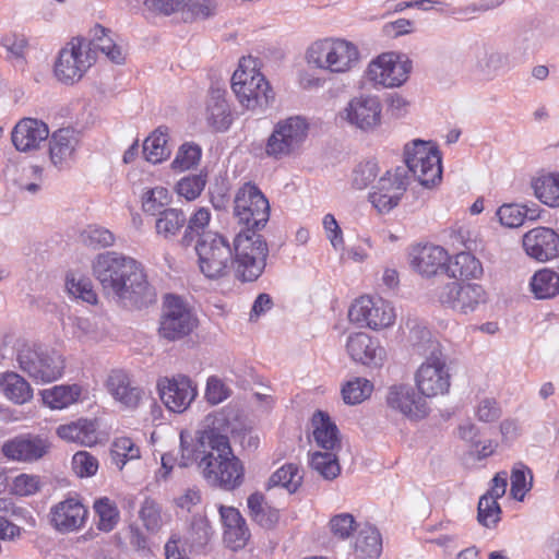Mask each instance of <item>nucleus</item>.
<instances>
[{"label": "nucleus", "mask_w": 559, "mask_h": 559, "mask_svg": "<svg viewBox=\"0 0 559 559\" xmlns=\"http://www.w3.org/2000/svg\"><path fill=\"white\" fill-rule=\"evenodd\" d=\"M235 418V412L228 407L206 415L195 432L193 454H234L233 437L228 435Z\"/></svg>", "instance_id": "7"}, {"label": "nucleus", "mask_w": 559, "mask_h": 559, "mask_svg": "<svg viewBox=\"0 0 559 559\" xmlns=\"http://www.w3.org/2000/svg\"><path fill=\"white\" fill-rule=\"evenodd\" d=\"M210 219L211 213L207 209L200 207L195 211L189 217L180 245L190 247L195 242L201 272L207 278L217 280L234 271L233 248L224 236L206 230Z\"/></svg>", "instance_id": "2"}, {"label": "nucleus", "mask_w": 559, "mask_h": 559, "mask_svg": "<svg viewBox=\"0 0 559 559\" xmlns=\"http://www.w3.org/2000/svg\"><path fill=\"white\" fill-rule=\"evenodd\" d=\"M349 321L371 330L391 326L395 321L394 308L380 297L361 296L348 310Z\"/></svg>", "instance_id": "14"}, {"label": "nucleus", "mask_w": 559, "mask_h": 559, "mask_svg": "<svg viewBox=\"0 0 559 559\" xmlns=\"http://www.w3.org/2000/svg\"><path fill=\"white\" fill-rule=\"evenodd\" d=\"M94 62L95 57L91 48L86 49L85 39L74 37L59 51L53 72L59 82L72 85L83 78Z\"/></svg>", "instance_id": "11"}, {"label": "nucleus", "mask_w": 559, "mask_h": 559, "mask_svg": "<svg viewBox=\"0 0 559 559\" xmlns=\"http://www.w3.org/2000/svg\"><path fill=\"white\" fill-rule=\"evenodd\" d=\"M98 466L96 456H72V469L80 478L94 476Z\"/></svg>", "instance_id": "63"}, {"label": "nucleus", "mask_w": 559, "mask_h": 559, "mask_svg": "<svg viewBox=\"0 0 559 559\" xmlns=\"http://www.w3.org/2000/svg\"><path fill=\"white\" fill-rule=\"evenodd\" d=\"M255 67L254 59L242 58L233 74L231 88L242 106L252 111L263 112L273 104L275 94Z\"/></svg>", "instance_id": "3"}, {"label": "nucleus", "mask_w": 559, "mask_h": 559, "mask_svg": "<svg viewBox=\"0 0 559 559\" xmlns=\"http://www.w3.org/2000/svg\"><path fill=\"white\" fill-rule=\"evenodd\" d=\"M95 514L98 516L96 524L102 532H111L120 520V512L117 504L107 497L96 499L93 506Z\"/></svg>", "instance_id": "46"}, {"label": "nucleus", "mask_w": 559, "mask_h": 559, "mask_svg": "<svg viewBox=\"0 0 559 559\" xmlns=\"http://www.w3.org/2000/svg\"><path fill=\"white\" fill-rule=\"evenodd\" d=\"M356 559H378L382 551V538L377 527L365 525L358 532L354 546Z\"/></svg>", "instance_id": "34"}, {"label": "nucleus", "mask_w": 559, "mask_h": 559, "mask_svg": "<svg viewBox=\"0 0 559 559\" xmlns=\"http://www.w3.org/2000/svg\"><path fill=\"white\" fill-rule=\"evenodd\" d=\"M381 112L382 106L377 96L361 94L348 102L340 117L362 131H371L380 126Z\"/></svg>", "instance_id": "18"}, {"label": "nucleus", "mask_w": 559, "mask_h": 559, "mask_svg": "<svg viewBox=\"0 0 559 559\" xmlns=\"http://www.w3.org/2000/svg\"><path fill=\"white\" fill-rule=\"evenodd\" d=\"M309 124L299 117H289L278 121L267 138L265 153L280 159L297 152L307 139Z\"/></svg>", "instance_id": "12"}, {"label": "nucleus", "mask_w": 559, "mask_h": 559, "mask_svg": "<svg viewBox=\"0 0 559 559\" xmlns=\"http://www.w3.org/2000/svg\"><path fill=\"white\" fill-rule=\"evenodd\" d=\"M0 389L8 400L19 405L27 403L33 397V390L29 383L15 372L2 376Z\"/></svg>", "instance_id": "37"}, {"label": "nucleus", "mask_w": 559, "mask_h": 559, "mask_svg": "<svg viewBox=\"0 0 559 559\" xmlns=\"http://www.w3.org/2000/svg\"><path fill=\"white\" fill-rule=\"evenodd\" d=\"M308 64L334 74H343L359 61L356 45L341 38H324L312 43L306 52Z\"/></svg>", "instance_id": "5"}, {"label": "nucleus", "mask_w": 559, "mask_h": 559, "mask_svg": "<svg viewBox=\"0 0 559 559\" xmlns=\"http://www.w3.org/2000/svg\"><path fill=\"white\" fill-rule=\"evenodd\" d=\"M407 342L415 354L426 358L442 352L441 345L432 337L431 332L416 322L409 326Z\"/></svg>", "instance_id": "40"}, {"label": "nucleus", "mask_w": 559, "mask_h": 559, "mask_svg": "<svg viewBox=\"0 0 559 559\" xmlns=\"http://www.w3.org/2000/svg\"><path fill=\"white\" fill-rule=\"evenodd\" d=\"M79 143L78 134L73 129L62 128L52 133L49 141L51 163L61 168L72 157Z\"/></svg>", "instance_id": "30"}, {"label": "nucleus", "mask_w": 559, "mask_h": 559, "mask_svg": "<svg viewBox=\"0 0 559 559\" xmlns=\"http://www.w3.org/2000/svg\"><path fill=\"white\" fill-rule=\"evenodd\" d=\"M378 168L373 162L360 163L352 175V185L356 189L367 188L377 177Z\"/></svg>", "instance_id": "58"}, {"label": "nucleus", "mask_w": 559, "mask_h": 559, "mask_svg": "<svg viewBox=\"0 0 559 559\" xmlns=\"http://www.w3.org/2000/svg\"><path fill=\"white\" fill-rule=\"evenodd\" d=\"M310 466L324 479L332 480L341 473L337 456H310Z\"/></svg>", "instance_id": "57"}, {"label": "nucleus", "mask_w": 559, "mask_h": 559, "mask_svg": "<svg viewBox=\"0 0 559 559\" xmlns=\"http://www.w3.org/2000/svg\"><path fill=\"white\" fill-rule=\"evenodd\" d=\"M219 513L225 526L224 540L235 550L243 547L250 533L240 512L233 507H221Z\"/></svg>", "instance_id": "28"}, {"label": "nucleus", "mask_w": 559, "mask_h": 559, "mask_svg": "<svg viewBox=\"0 0 559 559\" xmlns=\"http://www.w3.org/2000/svg\"><path fill=\"white\" fill-rule=\"evenodd\" d=\"M438 298L442 306L461 314L474 312L487 299L483 286L456 281L445 284Z\"/></svg>", "instance_id": "17"}, {"label": "nucleus", "mask_w": 559, "mask_h": 559, "mask_svg": "<svg viewBox=\"0 0 559 559\" xmlns=\"http://www.w3.org/2000/svg\"><path fill=\"white\" fill-rule=\"evenodd\" d=\"M81 241L93 249L109 247L114 243V234L102 226L88 225L80 235Z\"/></svg>", "instance_id": "53"}, {"label": "nucleus", "mask_w": 559, "mask_h": 559, "mask_svg": "<svg viewBox=\"0 0 559 559\" xmlns=\"http://www.w3.org/2000/svg\"><path fill=\"white\" fill-rule=\"evenodd\" d=\"M447 273L453 278H477L483 273V267L473 254L460 252L452 261H448Z\"/></svg>", "instance_id": "41"}, {"label": "nucleus", "mask_w": 559, "mask_h": 559, "mask_svg": "<svg viewBox=\"0 0 559 559\" xmlns=\"http://www.w3.org/2000/svg\"><path fill=\"white\" fill-rule=\"evenodd\" d=\"M2 46L7 49L9 58L23 59L28 47L27 39L24 35H8L1 40Z\"/></svg>", "instance_id": "62"}, {"label": "nucleus", "mask_w": 559, "mask_h": 559, "mask_svg": "<svg viewBox=\"0 0 559 559\" xmlns=\"http://www.w3.org/2000/svg\"><path fill=\"white\" fill-rule=\"evenodd\" d=\"M475 58V73L487 80L495 78L507 62V56L496 50H489L486 47L477 48Z\"/></svg>", "instance_id": "39"}, {"label": "nucleus", "mask_w": 559, "mask_h": 559, "mask_svg": "<svg viewBox=\"0 0 559 559\" xmlns=\"http://www.w3.org/2000/svg\"><path fill=\"white\" fill-rule=\"evenodd\" d=\"M58 436L69 442L83 447H93L98 442L97 424L95 420L80 418L57 429Z\"/></svg>", "instance_id": "29"}, {"label": "nucleus", "mask_w": 559, "mask_h": 559, "mask_svg": "<svg viewBox=\"0 0 559 559\" xmlns=\"http://www.w3.org/2000/svg\"><path fill=\"white\" fill-rule=\"evenodd\" d=\"M233 447L234 453L238 452H254L258 450L260 439L259 437L251 430L247 428H237L233 423Z\"/></svg>", "instance_id": "55"}, {"label": "nucleus", "mask_w": 559, "mask_h": 559, "mask_svg": "<svg viewBox=\"0 0 559 559\" xmlns=\"http://www.w3.org/2000/svg\"><path fill=\"white\" fill-rule=\"evenodd\" d=\"M201 156L202 150L198 144L185 143L179 147L171 168L180 171L188 170L199 164Z\"/></svg>", "instance_id": "54"}, {"label": "nucleus", "mask_w": 559, "mask_h": 559, "mask_svg": "<svg viewBox=\"0 0 559 559\" xmlns=\"http://www.w3.org/2000/svg\"><path fill=\"white\" fill-rule=\"evenodd\" d=\"M346 349L350 358L368 367H381L386 358V350L377 338L365 332L348 336Z\"/></svg>", "instance_id": "23"}, {"label": "nucleus", "mask_w": 559, "mask_h": 559, "mask_svg": "<svg viewBox=\"0 0 559 559\" xmlns=\"http://www.w3.org/2000/svg\"><path fill=\"white\" fill-rule=\"evenodd\" d=\"M206 185V175L198 174L185 177L177 183L178 194L191 201L197 199Z\"/></svg>", "instance_id": "56"}, {"label": "nucleus", "mask_w": 559, "mask_h": 559, "mask_svg": "<svg viewBox=\"0 0 559 559\" xmlns=\"http://www.w3.org/2000/svg\"><path fill=\"white\" fill-rule=\"evenodd\" d=\"M412 70V61L405 55L382 53L372 60L367 69V78L377 85L396 87L402 85Z\"/></svg>", "instance_id": "16"}, {"label": "nucleus", "mask_w": 559, "mask_h": 559, "mask_svg": "<svg viewBox=\"0 0 559 559\" xmlns=\"http://www.w3.org/2000/svg\"><path fill=\"white\" fill-rule=\"evenodd\" d=\"M110 395L128 408H135L140 404L143 391L131 384L129 377L120 370L112 371L106 382Z\"/></svg>", "instance_id": "27"}, {"label": "nucleus", "mask_w": 559, "mask_h": 559, "mask_svg": "<svg viewBox=\"0 0 559 559\" xmlns=\"http://www.w3.org/2000/svg\"><path fill=\"white\" fill-rule=\"evenodd\" d=\"M157 389L165 406L175 413L186 411L197 395L192 381L182 374L159 379Z\"/></svg>", "instance_id": "20"}, {"label": "nucleus", "mask_w": 559, "mask_h": 559, "mask_svg": "<svg viewBox=\"0 0 559 559\" xmlns=\"http://www.w3.org/2000/svg\"><path fill=\"white\" fill-rule=\"evenodd\" d=\"M302 475L297 465L289 463L274 472L266 483V489L282 487L289 493L295 492L300 486Z\"/></svg>", "instance_id": "45"}, {"label": "nucleus", "mask_w": 559, "mask_h": 559, "mask_svg": "<svg viewBox=\"0 0 559 559\" xmlns=\"http://www.w3.org/2000/svg\"><path fill=\"white\" fill-rule=\"evenodd\" d=\"M234 216L246 230H260L270 218V204L261 190L248 182L234 198Z\"/></svg>", "instance_id": "10"}, {"label": "nucleus", "mask_w": 559, "mask_h": 559, "mask_svg": "<svg viewBox=\"0 0 559 559\" xmlns=\"http://www.w3.org/2000/svg\"><path fill=\"white\" fill-rule=\"evenodd\" d=\"M390 408L400 412L409 419H423L429 414L428 403L420 393L409 384L391 385L386 394Z\"/></svg>", "instance_id": "21"}, {"label": "nucleus", "mask_w": 559, "mask_h": 559, "mask_svg": "<svg viewBox=\"0 0 559 559\" xmlns=\"http://www.w3.org/2000/svg\"><path fill=\"white\" fill-rule=\"evenodd\" d=\"M20 369L38 383H49L63 374L66 360L55 348L41 344H23L17 352Z\"/></svg>", "instance_id": "6"}, {"label": "nucleus", "mask_w": 559, "mask_h": 559, "mask_svg": "<svg viewBox=\"0 0 559 559\" xmlns=\"http://www.w3.org/2000/svg\"><path fill=\"white\" fill-rule=\"evenodd\" d=\"M530 286L535 298H552L559 294V274L549 269L539 270L531 278Z\"/></svg>", "instance_id": "42"}, {"label": "nucleus", "mask_w": 559, "mask_h": 559, "mask_svg": "<svg viewBox=\"0 0 559 559\" xmlns=\"http://www.w3.org/2000/svg\"><path fill=\"white\" fill-rule=\"evenodd\" d=\"M49 136L48 126L38 119L24 118L16 123L12 131V143L21 152H28L39 147Z\"/></svg>", "instance_id": "26"}, {"label": "nucleus", "mask_w": 559, "mask_h": 559, "mask_svg": "<svg viewBox=\"0 0 559 559\" xmlns=\"http://www.w3.org/2000/svg\"><path fill=\"white\" fill-rule=\"evenodd\" d=\"M536 197L546 205L559 206V173L548 174L535 180Z\"/></svg>", "instance_id": "47"}, {"label": "nucleus", "mask_w": 559, "mask_h": 559, "mask_svg": "<svg viewBox=\"0 0 559 559\" xmlns=\"http://www.w3.org/2000/svg\"><path fill=\"white\" fill-rule=\"evenodd\" d=\"M87 515L88 511L81 500L76 497H69L50 508L49 521L56 531L64 534L80 531L84 526Z\"/></svg>", "instance_id": "22"}, {"label": "nucleus", "mask_w": 559, "mask_h": 559, "mask_svg": "<svg viewBox=\"0 0 559 559\" xmlns=\"http://www.w3.org/2000/svg\"><path fill=\"white\" fill-rule=\"evenodd\" d=\"M166 129H156L143 143V154L147 162L159 164L170 156Z\"/></svg>", "instance_id": "43"}, {"label": "nucleus", "mask_w": 559, "mask_h": 559, "mask_svg": "<svg viewBox=\"0 0 559 559\" xmlns=\"http://www.w3.org/2000/svg\"><path fill=\"white\" fill-rule=\"evenodd\" d=\"M498 500L483 495L478 501L477 520L485 527L493 528L501 520Z\"/></svg>", "instance_id": "51"}, {"label": "nucleus", "mask_w": 559, "mask_h": 559, "mask_svg": "<svg viewBox=\"0 0 559 559\" xmlns=\"http://www.w3.org/2000/svg\"><path fill=\"white\" fill-rule=\"evenodd\" d=\"M198 325V319L189 304L176 295L164 297L157 333L168 342L188 336Z\"/></svg>", "instance_id": "8"}, {"label": "nucleus", "mask_w": 559, "mask_h": 559, "mask_svg": "<svg viewBox=\"0 0 559 559\" xmlns=\"http://www.w3.org/2000/svg\"><path fill=\"white\" fill-rule=\"evenodd\" d=\"M406 189L407 177L405 170L396 168L394 173L386 171L379 179L373 191L369 193V201L380 213H386L399 204Z\"/></svg>", "instance_id": "19"}, {"label": "nucleus", "mask_w": 559, "mask_h": 559, "mask_svg": "<svg viewBox=\"0 0 559 559\" xmlns=\"http://www.w3.org/2000/svg\"><path fill=\"white\" fill-rule=\"evenodd\" d=\"M141 201L144 213L157 216L160 212L168 209L171 197L166 188L154 187L143 192Z\"/></svg>", "instance_id": "49"}, {"label": "nucleus", "mask_w": 559, "mask_h": 559, "mask_svg": "<svg viewBox=\"0 0 559 559\" xmlns=\"http://www.w3.org/2000/svg\"><path fill=\"white\" fill-rule=\"evenodd\" d=\"M51 449L47 438L38 435L23 433L2 444V454H46Z\"/></svg>", "instance_id": "32"}, {"label": "nucleus", "mask_w": 559, "mask_h": 559, "mask_svg": "<svg viewBox=\"0 0 559 559\" xmlns=\"http://www.w3.org/2000/svg\"><path fill=\"white\" fill-rule=\"evenodd\" d=\"M206 120L218 132L226 131L233 122L229 105L221 90L212 91L207 99Z\"/></svg>", "instance_id": "33"}, {"label": "nucleus", "mask_w": 559, "mask_h": 559, "mask_svg": "<svg viewBox=\"0 0 559 559\" xmlns=\"http://www.w3.org/2000/svg\"><path fill=\"white\" fill-rule=\"evenodd\" d=\"M311 425L313 428V439L318 447L326 451L338 450L341 442L340 432L328 413L322 411L314 412L311 418Z\"/></svg>", "instance_id": "31"}, {"label": "nucleus", "mask_w": 559, "mask_h": 559, "mask_svg": "<svg viewBox=\"0 0 559 559\" xmlns=\"http://www.w3.org/2000/svg\"><path fill=\"white\" fill-rule=\"evenodd\" d=\"M140 519L148 531H156L160 525V510L157 503L146 498L140 510Z\"/></svg>", "instance_id": "61"}, {"label": "nucleus", "mask_w": 559, "mask_h": 559, "mask_svg": "<svg viewBox=\"0 0 559 559\" xmlns=\"http://www.w3.org/2000/svg\"><path fill=\"white\" fill-rule=\"evenodd\" d=\"M78 385H57L41 392L43 402L52 409H62L73 404L80 396Z\"/></svg>", "instance_id": "44"}, {"label": "nucleus", "mask_w": 559, "mask_h": 559, "mask_svg": "<svg viewBox=\"0 0 559 559\" xmlns=\"http://www.w3.org/2000/svg\"><path fill=\"white\" fill-rule=\"evenodd\" d=\"M532 471L521 462L514 464L511 472L510 495L512 496V498L515 499L516 501H523L525 495L532 489Z\"/></svg>", "instance_id": "48"}, {"label": "nucleus", "mask_w": 559, "mask_h": 559, "mask_svg": "<svg viewBox=\"0 0 559 559\" xmlns=\"http://www.w3.org/2000/svg\"><path fill=\"white\" fill-rule=\"evenodd\" d=\"M68 292L75 298H80L91 305L97 302V295L93 289L90 278L80 275H68L66 283Z\"/></svg>", "instance_id": "52"}, {"label": "nucleus", "mask_w": 559, "mask_h": 559, "mask_svg": "<svg viewBox=\"0 0 559 559\" xmlns=\"http://www.w3.org/2000/svg\"><path fill=\"white\" fill-rule=\"evenodd\" d=\"M501 414V408L495 399H483L476 408L478 420L484 423H492L500 418Z\"/></svg>", "instance_id": "64"}, {"label": "nucleus", "mask_w": 559, "mask_h": 559, "mask_svg": "<svg viewBox=\"0 0 559 559\" xmlns=\"http://www.w3.org/2000/svg\"><path fill=\"white\" fill-rule=\"evenodd\" d=\"M330 528L335 536L346 539L356 528V522L350 513H340L330 520Z\"/></svg>", "instance_id": "60"}, {"label": "nucleus", "mask_w": 559, "mask_h": 559, "mask_svg": "<svg viewBox=\"0 0 559 559\" xmlns=\"http://www.w3.org/2000/svg\"><path fill=\"white\" fill-rule=\"evenodd\" d=\"M198 467L210 485L224 490H234L245 480V466L239 456H202Z\"/></svg>", "instance_id": "13"}, {"label": "nucleus", "mask_w": 559, "mask_h": 559, "mask_svg": "<svg viewBox=\"0 0 559 559\" xmlns=\"http://www.w3.org/2000/svg\"><path fill=\"white\" fill-rule=\"evenodd\" d=\"M500 223L507 227H519L525 221L524 207L519 204H504L497 211Z\"/></svg>", "instance_id": "59"}, {"label": "nucleus", "mask_w": 559, "mask_h": 559, "mask_svg": "<svg viewBox=\"0 0 559 559\" xmlns=\"http://www.w3.org/2000/svg\"><path fill=\"white\" fill-rule=\"evenodd\" d=\"M188 222L189 218L182 210L168 207L157 215L155 231L162 238L171 240L185 226H188Z\"/></svg>", "instance_id": "36"}, {"label": "nucleus", "mask_w": 559, "mask_h": 559, "mask_svg": "<svg viewBox=\"0 0 559 559\" xmlns=\"http://www.w3.org/2000/svg\"><path fill=\"white\" fill-rule=\"evenodd\" d=\"M448 261V252L436 245H418L413 247L409 253L412 267L426 277L437 275L441 271L447 272Z\"/></svg>", "instance_id": "25"}, {"label": "nucleus", "mask_w": 559, "mask_h": 559, "mask_svg": "<svg viewBox=\"0 0 559 559\" xmlns=\"http://www.w3.org/2000/svg\"><path fill=\"white\" fill-rule=\"evenodd\" d=\"M404 160L409 173L424 187H430L441 180V154L429 141L414 140L404 147Z\"/></svg>", "instance_id": "9"}, {"label": "nucleus", "mask_w": 559, "mask_h": 559, "mask_svg": "<svg viewBox=\"0 0 559 559\" xmlns=\"http://www.w3.org/2000/svg\"><path fill=\"white\" fill-rule=\"evenodd\" d=\"M450 381L447 357L442 352L428 356L415 373L416 388L425 397L447 393L451 385Z\"/></svg>", "instance_id": "15"}, {"label": "nucleus", "mask_w": 559, "mask_h": 559, "mask_svg": "<svg viewBox=\"0 0 559 559\" xmlns=\"http://www.w3.org/2000/svg\"><path fill=\"white\" fill-rule=\"evenodd\" d=\"M523 248L536 261L552 260L559 254V235L548 227L533 228L523 236Z\"/></svg>", "instance_id": "24"}, {"label": "nucleus", "mask_w": 559, "mask_h": 559, "mask_svg": "<svg viewBox=\"0 0 559 559\" xmlns=\"http://www.w3.org/2000/svg\"><path fill=\"white\" fill-rule=\"evenodd\" d=\"M93 273L108 296L139 308L155 302V292L141 264L130 257L114 251L98 254Z\"/></svg>", "instance_id": "1"}, {"label": "nucleus", "mask_w": 559, "mask_h": 559, "mask_svg": "<svg viewBox=\"0 0 559 559\" xmlns=\"http://www.w3.org/2000/svg\"><path fill=\"white\" fill-rule=\"evenodd\" d=\"M267 254V243L258 230L239 231L233 242L236 278L242 282L258 280L264 271Z\"/></svg>", "instance_id": "4"}, {"label": "nucleus", "mask_w": 559, "mask_h": 559, "mask_svg": "<svg viewBox=\"0 0 559 559\" xmlns=\"http://www.w3.org/2000/svg\"><path fill=\"white\" fill-rule=\"evenodd\" d=\"M93 37L90 43L85 41L86 49L91 48V53L99 50L103 52L108 59H110L115 63H122L124 61V56L119 46L116 45L114 39L109 36V31L103 27L102 25H96L93 29Z\"/></svg>", "instance_id": "38"}, {"label": "nucleus", "mask_w": 559, "mask_h": 559, "mask_svg": "<svg viewBox=\"0 0 559 559\" xmlns=\"http://www.w3.org/2000/svg\"><path fill=\"white\" fill-rule=\"evenodd\" d=\"M249 516L263 528H272L280 520V511L265 502L260 492L251 493L247 499Z\"/></svg>", "instance_id": "35"}, {"label": "nucleus", "mask_w": 559, "mask_h": 559, "mask_svg": "<svg viewBox=\"0 0 559 559\" xmlns=\"http://www.w3.org/2000/svg\"><path fill=\"white\" fill-rule=\"evenodd\" d=\"M373 384L366 378H355L347 381L342 388V396L346 404L356 405L370 396Z\"/></svg>", "instance_id": "50"}]
</instances>
